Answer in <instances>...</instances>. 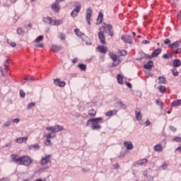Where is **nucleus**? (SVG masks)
<instances>
[{
  "label": "nucleus",
  "instance_id": "1",
  "mask_svg": "<svg viewBox=\"0 0 181 181\" xmlns=\"http://www.w3.org/2000/svg\"><path fill=\"white\" fill-rule=\"evenodd\" d=\"M105 28H107L108 30L109 36H114V30H112V25L110 24L106 25L105 23H103L102 26L99 28V33L98 34V39L101 45H107V42L105 41V35H104Z\"/></svg>",
  "mask_w": 181,
  "mask_h": 181
},
{
  "label": "nucleus",
  "instance_id": "2",
  "mask_svg": "<svg viewBox=\"0 0 181 181\" xmlns=\"http://www.w3.org/2000/svg\"><path fill=\"white\" fill-rule=\"evenodd\" d=\"M11 156L13 162L18 163V165H22L23 166H30L33 163V159L29 156L18 157V155L12 154Z\"/></svg>",
  "mask_w": 181,
  "mask_h": 181
},
{
  "label": "nucleus",
  "instance_id": "3",
  "mask_svg": "<svg viewBox=\"0 0 181 181\" xmlns=\"http://www.w3.org/2000/svg\"><path fill=\"white\" fill-rule=\"evenodd\" d=\"M103 121V118L98 117V118H93L88 120L86 125H88L90 122L93 124L92 129H101V125H100L98 123L101 122Z\"/></svg>",
  "mask_w": 181,
  "mask_h": 181
},
{
  "label": "nucleus",
  "instance_id": "4",
  "mask_svg": "<svg viewBox=\"0 0 181 181\" xmlns=\"http://www.w3.org/2000/svg\"><path fill=\"white\" fill-rule=\"evenodd\" d=\"M47 131H51V132H53L55 134V132H60V131H63V127L57 124L54 127H46Z\"/></svg>",
  "mask_w": 181,
  "mask_h": 181
},
{
  "label": "nucleus",
  "instance_id": "5",
  "mask_svg": "<svg viewBox=\"0 0 181 181\" xmlns=\"http://www.w3.org/2000/svg\"><path fill=\"white\" fill-rule=\"evenodd\" d=\"M160 53H162V49L157 48L151 53V55L148 56V59H151L153 57H158Z\"/></svg>",
  "mask_w": 181,
  "mask_h": 181
},
{
  "label": "nucleus",
  "instance_id": "6",
  "mask_svg": "<svg viewBox=\"0 0 181 181\" xmlns=\"http://www.w3.org/2000/svg\"><path fill=\"white\" fill-rule=\"evenodd\" d=\"M91 16H93V10H91L90 8H88L86 10V21L88 23V25H91Z\"/></svg>",
  "mask_w": 181,
  "mask_h": 181
},
{
  "label": "nucleus",
  "instance_id": "7",
  "mask_svg": "<svg viewBox=\"0 0 181 181\" xmlns=\"http://www.w3.org/2000/svg\"><path fill=\"white\" fill-rule=\"evenodd\" d=\"M56 20L53 19L51 17H44L43 18V22L45 23H47L48 25H52V26H54Z\"/></svg>",
  "mask_w": 181,
  "mask_h": 181
},
{
  "label": "nucleus",
  "instance_id": "8",
  "mask_svg": "<svg viewBox=\"0 0 181 181\" xmlns=\"http://www.w3.org/2000/svg\"><path fill=\"white\" fill-rule=\"evenodd\" d=\"M81 9V6L78 5L76 6V8L71 13V16L72 18H76L78 16V13Z\"/></svg>",
  "mask_w": 181,
  "mask_h": 181
},
{
  "label": "nucleus",
  "instance_id": "9",
  "mask_svg": "<svg viewBox=\"0 0 181 181\" xmlns=\"http://www.w3.org/2000/svg\"><path fill=\"white\" fill-rule=\"evenodd\" d=\"M52 158L51 155H47L45 157H42V159H41L40 164L42 165H47V163H49V162H50V158Z\"/></svg>",
  "mask_w": 181,
  "mask_h": 181
},
{
  "label": "nucleus",
  "instance_id": "10",
  "mask_svg": "<svg viewBox=\"0 0 181 181\" xmlns=\"http://www.w3.org/2000/svg\"><path fill=\"white\" fill-rule=\"evenodd\" d=\"M96 49L100 53L105 54V53H107V51L108 50V47L104 45H98Z\"/></svg>",
  "mask_w": 181,
  "mask_h": 181
},
{
  "label": "nucleus",
  "instance_id": "11",
  "mask_svg": "<svg viewBox=\"0 0 181 181\" xmlns=\"http://www.w3.org/2000/svg\"><path fill=\"white\" fill-rule=\"evenodd\" d=\"M54 84L58 87H64L66 86V82L62 81L60 78L54 79Z\"/></svg>",
  "mask_w": 181,
  "mask_h": 181
},
{
  "label": "nucleus",
  "instance_id": "12",
  "mask_svg": "<svg viewBox=\"0 0 181 181\" xmlns=\"http://www.w3.org/2000/svg\"><path fill=\"white\" fill-rule=\"evenodd\" d=\"M122 40H123L124 43H129V45H132L133 43L131 36L122 35Z\"/></svg>",
  "mask_w": 181,
  "mask_h": 181
},
{
  "label": "nucleus",
  "instance_id": "13",
  "mask_svg": "<svg viewBox=\"0 0 181 181\" xmlns=\"http://www.w3.org/2000/svg\"><path fill=\"white\" fill-rule=\"evenodd\" d=\"M56 136V134L54 136H52V134H47L45 135V138H47V141L45 142V145H52V141H50V138H54Z\"/></svg>",
  "mask_w": 181,
  "mask_h": 181
},
{
  "label": "nucleus",
  "instance_id": "14",
  "mask_svg": "<svg viewBox=\"0 0 181 181\" xmlns=\"http://www.w3.org/2000/svg\"><path fill=\"white\" fill-rule=\"evenodd\" d=\"M51 8L54 12H59L60 11V6L55 1V3L52 4Z\"/></svg>",
  "mask_w": 181,
  "mask_h": 181
},
{
  "label": "nucleus",
  "instance_id": "15",
  "mask_svg": "<svg viewBox=\"0 0 181 181\" xmlns=\"http://www.w3.org/2000/svg\"><path fill=\"white\" fill-rule=\"evenodd\" d=\"M137 110L135 111V117L137 121H141L142 119V114H141V110L136 108Z\"/></svg>",
  "mask_w": 181,
  "mask_h": 181
},
{
  "label": "nucleus",
  "instance_id": "16",
  "mask_svg": "<svg viewBox=\"0 0 181 181\" xmlns=\"http://www.w3.org/2000/svg\"><path fill=\"white\" fill-rule=\"evenodd\" d=\"M28 136H25V137H18L16 139V142L17 144H23V142H26V141H28Z\"/></svg>",
  "mask_w": 181,
  "mask_h": 181
},
{
  "label": "nucleus",
  "instance_id": "17",
  "mask_svg": "<svg viewBox=\"0 0 181 181\" xmlns=\"http://www.w3.org/2000/svg\"><path fill=\"white\" fill-rule=\"evenodd\" d=\"M124 146H125V148H127V149H129V150L134 149V145L131 141H124Z\"/></svg>",
  "mask_w": 181,
  "mask_h": 181
},
{
  "label": "nucleus",
  "instance_id": "18",
  "mask_svg": "<svg viewBox=\"0 0 181 181\" xmlns=\"http://www.w3.org/2000/svg\"><path fill=\"white\" fill-rule=\"evenodd\" d=\"M118 112V110H110L105 113L106 117H112V115H117V113Z\"/></svg>",
  "mask_w": 181,
  "mask_h": 181
},
{
  "label": "nucleus",
  "instance_id": "19",
  "mask_svg": "<svg viewBox=\"0 0 181 181\" xmlns=\"http://www.w3.org/2000/svg\"><path fill=\"white\" fill-rule=\"evenodd\" d=\"M153 66V62L152 61H148L146 64L144 65V69L146 70H151Z\"/></svg>",
  "mask_w": 181,
  "mask_h": 181
},
{
  "label": "nucleus",
  "instance_id": "20",
  "mask_svg": "<svg viewBox=\"0 0 181 181\" xmlns=\"http://www.w3.org/2000/svg\"><path fill=\"white\" fill-rule=\"evenodd\" d=\"M153 149L156 152H162L163 151V147L161 144H157L153 147Z\"/></svg>",
  "mask_w": 181,
  "mask_h": 181
},
{
  "label": "nucleus",
  "instance_id": "21",
  "mask_svg": "<svg viewBox=\"0 0 181 181\" xmlns=\"http://www.w3.org/2000/svg\"><path fill=\"white\" fill-rule=\"evenodd\" d=\"M103 13L100 12L98 14V17L96 21L97 25H100L101 23H103Z\"/></svg>",
  "mask_w": 181,
  "mask_h": 181
},
{
  "label": "nucleus",
  "instance_id": "22",
  "mask_svg": "<svg viewBox=\"0 0 181 181\" xmlns=\"http://www.w3.org/2000/svg\"><path fill=\"white\" fill-rule=\"evenodd\" d=\"M173 67H180L181 66V61L179 59H174L173 63Z\"/></svg>",
  "mask_w": 181,
  "mask_h": 181
},
{
  "label": "nucleus",
  "instance_id": "23",
  "mask_svg": "<svg viewBox=\"0 0 181 181\" xmlns=\"http://www.w3.org/2000/svg\"><path fill=\"white\" fill-rule=\"evenodd\" d=\"M180 105H181V100H174L171 103L172 107H180Z\"/></svg>",
  "mask_w": 181,
  "mask_h": 181
},
{
  "label": "nucleus",
  "instance_id": "24",
  "mask_svg": "<svg viewBox=\"0 0 181 181\" xmlns=\"http://www.w3.org/2000/svg\"><path fill=\"white\" fill-rule=\"evenodd\" d=\"M51 49L52 52H55V53H57V52H60L62 47L57 45H52Z\"/></svg>",
  "mask_w": 181,
  "mask_h": 181
},
{
  "label": "nucleus",
  "instance_id": "25",
  "mask_svg": "<svg viewBox=\"0 0 181 181\" xmlns=\"http://www.w3.org/2000/svg\"><path fill=\"white\" fill-rule=\"evenodd\" d=\"M109 56H110V59H112L113 62H117V60L118 59V56H117V54H114V52H110Z\"/></svg>",
  "mask_w": 181,
  "mask_h": 181
},
{
  "label": "nucleus",
  "instance_id": "26",
  "mask_svg": "<svg viewBox=\"0 0 181 181\" xmlns=\"http://www.w3.org/2000/svg\"><path fill=\"white\" fill-rule=\"evenodd\" d=\"M117 80L119 84H124V77L121 74H118Z\"/></svg>",
  "mask_w": 181,
  "mask_h": 181
},
{
  "label": "nucleus",
  "instance_id": "27",
  "mask_svg": "<svg viewBox=\"0 0 181 181\" xmlns=\"http://www.w3.org/2000/svg\"><path fill=\"white\" fill-rule=\"evenodd\" d=\"M88 114L90 117H95V115H97V110H95L94 109H90L88 110Z\"/></svg>",
  "mask_w": 181,
  "mask_h": 181
},
{
  "label": "nucleus",
  "instance_id": "28",
  "mask_svg": "<svg viewBox=\"0 0 181 181\" xmlns=\"http://www.w3.org/2000/svg\"><path fill=\"white\" fill-rule=\"evenodd\" d=\"M147 162H148V159L144 158V159L138 160L137 165H139V166H142L143 165H145V163H146Z\"/></svg>",
  "mask_w": 181,
  "mask_h": 181
},
{
  "label": "nucleus",
  "instance_id": "29",
  "mask_svg": "<svg viewBox=\"0 0 181 181\" xmlns=\"http://www.w3.org/2000/svg\"><path fill=\"white\" fill-rule=\"evenodd\" d=\"M159 80V84H166V78L165 76H160L158 78Z\"/></svg>",
  "mask_w": 181,
  "mask_h": 181
},
{
  "label": "nucleus",
  "instance_id": "30",
  "mask_svg": "<svg viewBox=\"0 0 181 181\" xmlns=\"http://www.w3.org/2000/svg\"><path fill=\"white\" fill-rule=\"evenodd\" d=\"M16 31L18 35H19L20 36H23V35H25V30H23V28H17Z\"/></svg>",
  "mask_w": 181,
  "mask_h": 181
},
{
  "label": "nucleus",
  "instance_id": "31",
  "mask_svg": "<svg viewBox=\"0 0 181 181\" xmlns=\"http://www.w3.org/2000/svg\"><path fill=\"white\" fill-rule=\"evenodd\" d=\"M117 105H119L120 108L122 110H125L127 108V105L122 103V101H119L117 103Z\"/></svg>",
  "mask_w": 181,
  "mask_h": 181
},
{
  "label": "nucleus",
  "instance_id": "32",
  "mask_svg": "<svg viewBox=\"0 0 181 181\" xmlns=\"http://www.w3.org/2000/svg\"><path fill=\"white\" fill-rule=\"evenodd\" d=\"M74 33L76 35V36H78L79 37L84 36V34H83L79 29H75Z\"/></svg>",
  "mask_w": 181,
  "mask_h": 181
},
{
  "label": "nucleus",
  "instance_id": "33",
  "mask_svg": "<svg viewBox=\"0 0 181 181\" xmlns=\"http://www.w3.org/2000/svg\"><path fill=\"white\" fill-rule=\"evenodd\" d=\"M158 90L162 94H165V93H166V88L164 86H160L158 87Z\"/></svg>",
  "mask_w": 181,
  "mask_h": 181
},
{
  "label": "nucleus",
  "instance_id": "34",
  "mask_svg": "<svg viewBox=\"0 0 181 181\" xmlns=\"http://www.w3.org/2000/svg\"><path fill=\"white\" fill-rule=\"evenodd\" d=\"M180 44L178 41H176L173 42V44L170 45V48L171 49H176V47H179Z\"/></svg>",
  "mask_w": 181,
  "mask_h": 181
},
{
  "label": "nucleus",
  "instance_id": "35",
  "mask_svg": "<svg viewBox=\"0 0 181 181\" xmlns=\"http://www.w3.org/2000/svg\"><path fill=\"white\" fill-rule=\"evenodd\" d=\"M78 67H79V69L81 70H82V71H86V70L87 69V66L86 64H80Z\"/></svg>",
  "mask_w": 181,
  "mask_h": 181
},
{
  "label": "nucleus",
  "instance_id": "36",
  "mask_svg": "<svg viewBox=\"0 0 181 181\" xmlns=\"http://www.w3.org/2000/svg\"><path fill=\"white\" fill-rule=\"evenodd\" d=\"M7 43L11 46V47H15L16 46V43L15 42H12L11 40H7Z\"/></svg>",
  "mask_w": 181,
  "mask_h": 181
},
{
  "label": "nucleus",
  "instance_id": "37",
  "mask_svg": "<svg viewBox=\"0 0 181 181\" xmlns=\"http://www.w3.org/2000/svg\"><path fill=\"white\" fill-rule=\"evenodd\" d=\"M43 35H40L35 39V43H39V42H42L43 40Z\"/></svg>",
  "mask_w": 181,
  "mask_h": 181
},
{
  "label": "nucleus",
  "instance_id": "38",
  "mask_svg": "<svg viewBox=\"0 0 181 181\" xmlns=\"http://www.w3.org/2000/svg\"><path fill=\"white\" fill-rule=\"evenodd\" d=\"M173 142H181V137L180 136H175L173 139Z\"/></svg>",
  "mask_w": 181,
  "mask_h": 181
},
{
  "label": "nucleus",
  "instance_id": "39",
  "mask_svg": "<svg viewBox=\"0 0 181 181\" xmlns=\"http://www.w3.org/2000/svg\"><path fill=\"white\" fill-rule=\"evenodd\" d=\"M62 23H63V22L61 20L55 19L54 26H59V25H62Z\"/></svg>",
  "mask_w": 181,
  "mask_h": 181
},
{
  "label": "nucleus",
  "instance_id": "40",
  "mask_svg": "<svg viewBox=\"0 0 181 181\" xmlns=\"http://www.w3.org/2000/svg\"><path fill=\"white\" fill-rule=\"evenodd\" d=\"M172 73H173V76H179V72L177 71V69H173L172 70Z\"/></svg>",
  "mask_w": 181,
  "mask_h": 181
},
{
  "label": "nucleus",
  "instance_id": "41",
  "mask_svg": "<svg viewBox=\"0 0 181 181\" xmlns=\"http://www.w3.org/2000/svg\"><path fill=\"white\" fill-rule=\"evenodd\" d=\"M35 105H36V103H29L28 105V110H30V108H32V107H35Z\"/></svg>",
  "mask_w": 181,
  "mask_h": 181
},
{
  "label": "nucleus",
  "instance_id": "42",
  "mask_svg": "<svg viewBox=\"0 0 181 181\" xmlns=\"http://www.w3.org/2000/svg\"><path fill=\"white\" fill-rule=\"evenodd\" d=\"M163 57V59H170V57H172V54H164Z\"/></svg>",
  "mask_w": 181,
  "mask_h": 181
},
{
  "label": "nucleus",
  "instance_id": "43",
  "mask_svg": "<svg viewBox=\"0 0 181 181\" xmlns=\"http://www.w3.org/2000/svg\"><path fill=\"white\" fill-rule=\"evenodd\" d=\"M20 95L22 98H25V96L26 95V94L25 93V92L23 90H20Z\"/></svg>",
  "mask_w": 181,
  "mask_h": 181
},
{
  "label": "nucleus",
  "instance_id": "44",
  "mask_svg": "<svg viewBox=\"0 0 181 181\" xmlns=\"http://www.w3.org/2000/svg\"><path fill=\"white\" fill-rule=\"evenodd\" d=\"M59 39H61V40H66V36L64 35L63 33L59 34Z\"/></svg>",
  "mask_w": 181,
  "mask_h": 181
},
{
  "label": "nucleus",
  "instance_id": "45",
  "mask_svg": "<svg viewBox=\"0 0 181 181\" xmlns=\"http://www.w3.org/2000/svg\"><path fill=\"white\" fill-rule=\"evenodd\" d=\"M169 129H170L172 132H176V131H177V129L173 126H170Z\"/></svg>",
  "mask_w": 181,
  "mask_h": 181
},
{
  "label": "nucleus",
  "instance_id": "46",
  "mask_svg": "<svg viewBox=\"0 0 181 181\" xmlns=\"http://www.w3.org/2000/svg\"><path fill=\"white\" fill-rule=\"evenodd\" d=\"M119 53H120L121 56H127V51L126 50H124V49L120 50Z\"/></svg>",
  "mask_w": 181,
  "mask_h": 181
},
{
  "label": "nucleus",
  "instance_id": "47",
  "mask_svg": "<svg viewBox=\"0 0 181 181\" xmlns=\"http://www.w3.org/2000/svg\"><path fill=\"white\" fill-rule=\"evenodd\" d=\"M21 119H13V122H14L15 124H19Z\"/></svg>",
  "mask_w": 181,
  "mask_h": 181
},
{
  "label": "nucleus",
  "instance_id": "48",
  "mask_svg": "<svg viewBox=\"0 0 181 181\" xmlns=\"http://www.w3.org/2000/svg\"><path fill=\"white\" fill-rule=\"evenodd\" d=\"M11 125V121L4 123V127H9Z\"/></svg>",
  "mask_w": 181,
  "mask_h": 181
},
{
  "label": "nucleus",
  "instance_id": "49",
  "mask_svg": "<svg viewBox=\"0 0 181 181\" xmlns=\"http://www.w3.org/2000/svg\"><path fill=\"white\" fill-rule=\"evenodd\" d=\"M165 45H169L170 43V40L169 39H165L164 41Z\"/></svg>",
  "mask_w": 181,
  "mask_h": 181
},
{
  "label": "nucleus",
  "instance_id": "50",
  "mask_svg": "<svg viewBox=\"0 0 181 181\" xmlns=\"http://www.w3.org/2000/svg\"><path fill=\"white\" fill-rule=\"evenodd\" d=\"M126 86H127L129 88H132V85L131 84V83L126 82Z\"/></svg>",
  "mask_w": 181,
  "mask_h": 181
},
{
  "label": "nucleus",
  "instance_id": "51",
  "mask_svg": "<svg viewBox=\"0 0 181 181\" xmlns=\"http://www.w3.org/2000/svg\"><path fill=\"white\" fill-rule=\"evenodd\" d=\"M162 168L163 169H166V168H168V164L164 163L163 165H162Z\"/></svg>",
  "mask_w": 181,
  "mask_h": 181
},
{
  "label": "nucleus",
  "instance_id": "52",
  "mask_svg": "<svg viewBox=\"0 0 181 181\" xmlns=\"http://www.w3.org/2000/svg\"><path fill=\"white\" fill-rule=\"evenodd\" d=\"M35 149H39V144H34L32 146Z\"/></svg>",
  "mask_w": 181,
  "mask_h": 181
},
{
  "label": "nucleus",
  "instance_id": "53",
  "mask_svg": "<svg viewBox=\"0 0 181 181\" xmlns=\"http://www.w3.org/2000/svg\"><path fill=\"white\" fill-rule=\"evenodd\" d=\"M36 46H37V47H43L45 46V44H43V43L37 44Z\"/></svg>",
  "mask_w": 181,
  "mask_h": 181
},
{
  "label": "nucleus",
  "instance_id": "54",
  "mask_svg": "<svg viewBox=\"0 0 181 181\" xmlns=\"http://www.w3.org/2000/svg\"><path fill=\"white\" fill-rule=\"evenodd\" d=\"M78 59L77 58H74L73 60H72V62L74 63V64H76V63H77V61Z\"/></svg>",
  "mask_w": 181,
  "mask_h": 181
},
{
  "label": "nucleus",
  "instance_id": "55",
  "mask_svg": "<svg viewBox=\"0 0 181 181\" xmlns=\"http://www.w3.org/2000/svg\"><path fill=\"white\" fill-rule=\"evenodd\" d=\"M9 64V62H8V59L4 62V66H6V68L8 67V65Z\"/></svg>",
  "mask_w": 181,
  "mask_h": 181
},
{
  "label": "nucleus",
  "instance_id": "56",
  "mask_svg": "<svg viewBox=\"0 0 181 181\" xmlns=\"http://www.w3.org/2000/svg\"><path fill=\"white\" fill-rule=\"evenodd\" d=\"M148 125H151V122L149 120H146V127H148Z\"/></svg>",
  "mask_w": 181,
  "mask_h": 181
},
{
  "label": "nucleus",
  "instance_id": "57",
  "mask_svg": "<svg viewBox=\"0 0 181 181\" xmlns=\"http://www.w3.org/2000/svg\"><path fill=\"white\" fill-rule=\"evenodd\" d=\"M64 1L66 0H56L55 2L59 4L60 2H64Z\"/></svg>",
  "mask_w": 181,
  "mask_h": 181
},
{
  "label": "nucleus",
  "instance_id": "58",
  "mask_svg": "<svg viewBox=\"0 0 181 181\" xmlns=\"http://www.w3.org/2000/svg\"><path fill=\"white\" fill-rule=\"evenodd\" d=\"M113 168L115 169H117V168H119V164H115V165H113Z\"/></svg>",
  "mask_w": 181,
  "mask_h": 181
},
{
  "label": "nucleus",
  "instance_id": "59",
  "mask_svg": "<svg viewBox=\"0 0 181 181\" xmlns=\"http://www.w3.org/2000/svg\"><path fill=\"white\" fill-rule=\"evenodd\" d=\"M143 43H144V45H149L150 42L148 40H144Z\"/></svg>",
  "mask_w": 181,
  "mask_h": 181
},
{
  "label": "nucleus",
  "instance_id": "60",
  "mask_svg": "<svg viewBox=\"0 0 181 181\" xmlns=\"http://www.w3.org/2000/svg\"><path fill=\"white\" fill-rule=\"evenodd\" d=\"M0 70L1 71V76H5V74H4V71L2 70V68H0Z\"/></svg>",
  "mask_w": 181,
  "mask_h": 181
},
{
  "label": "nucleus",
  "instance_id": "61",
  "mask_svg": "<svg viewBox=\"0 0 181 181\" xmlns=\"http://www.w3.org/2000/svg\"><path fill=\"white\" fill-rule=\"evenodd\" d=\"M11 4H15L18 0H10Z\"/></svg>",
  "mask_w": 181,
  "mask_h": 181
},
{
  "label": "nucleus",
  "instance_id": "62",
  "mask_svg": "<svg viewBox=\"0 0 181 181\" xmlns=\"http://www.w3.org/2000/svg\"><path fill=\"white\" fill-rule=\"evenodd\" d=\"M35 181H44V180H42V178H39V179L35 180Z\"/></svg>",
  "mask_w": 181,
  "mask_h": 181
},
{
  "label": "nucleus",
  "instance_id": "63",
  "mask_svg": "<svg viewBox=\"0 0 181 181\" xmlns=\"http://www.w3.org/2000/svg\"><path fill=\"white\" fill-rule=\"evenodd\" d=\"M0 181H6V178H1V179H0Z\"/></svg>",
  "mask_w": 181,
  "mask_h": 181
},
{
  "label": "nucleus",
  "instance_id": "64",
  "mask_svg": "<svg viewBox=\"0 0 181 181\" xmlns=\"http://www.w3.org/2000/svg\"><path fill=\"white\" fill-rule=\"evenodd\" d=\"M28 28H32V24L29 23V24H28Z\"/></svg>",
  "mask_w": 181,
  "mask_h": 181
}]
</instances>
